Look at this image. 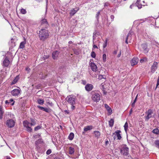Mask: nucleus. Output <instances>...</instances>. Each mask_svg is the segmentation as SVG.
Instances as JSON below:
<instances>
[{
    "instance_id": "nucleus-1",
    "label": "nucleus",
    "mask_w": 159,
    "mask_h": 159,
    "mask_svg": "<svg viewBox=\"0 0 159 159\" xmlns=\"http://www.w3.org/2000/svg\"><path fill=\"white\" fill-rule=\"evenodd\" d=\"M7 116L9 119L6 120V125L8 128L13 127L15 125V121L13 119L14 118V115L12 114L9 113Z\"/></svg>"
},
{
    "instance_id": "nucleus-2",
    "label": "nucleus",
    "mask_w": 159,
    "mask_h": 159,
    "mask_svg": "<svg viewBox=\"0 0 159 159\" xmlns=\"http://www.w3.org/2000/svg\"><path fill=\"white\" fill-rule=\"evenodd\" d=\"M49 35L48 30L46 29H42L39 31V37L41 40H45L48 37Z\"/></svg>"
},
{
    "instance_id": "nucleus-3",
    "label": "nucleus",
    "mask_w": 159,
    "mask_h": 159,
    "mask_svg": "<svg viewBox=\"0 0 159 159\" xmlns=\"http://www.w3.org/2000/svg\"><path fill=\"white\" fill-rule=\"evenodd\" d=\"M129 149L126 145H123L120 149V153L124 156H128L129 154Z\"/></svg>"
},
{
    "instance_id": "nucleus-4",
    "label": "nucleus",
    "mask_w": 159,
    "mask_h": 159,
    "mask_svg": "<svg viewBox=\"0 0 159 159\" xmlns=\"http://www.w3.org/2000/svg\"><path fill=\"white\" fill-rule=\"evenodd\" d=\"M92 100L95 102H98L101 99V95L100 94L97 92H92Z\"/></svg>"
},
{
    "instance_id": "nucleus-5",
    "label": "nucleus",
    "mask_w": 159,
    "mask_h": 159,
    "mask_svg": "<svg viewBox=\"0 0 159 159\" xmlns=\"http://www.w3.org/2000/svg\"><path fill=\"white\" fill-rule=\"evenodd\" d=\"M23 124L24 127L26 128V130L29 132H31L32 129L31 128L30 123L27 120L24 121L23 122Z\"/></svg>"
},
{
    "instance_id": "nucleus-6",
    "label": "nucleus",
    "mask_w": 159,
    "mask_h": 159,
    "mask_svg": "<svg viewBox=\"0 0 159 159\" xmlns=\"http://www.w3.org/2000/svg\"><path fill=\"white\" fill-rule=\"evenodd\" d=\"M21 90L19 89H15L12 90L11 93L14 96H18L20 94Z\"/></svg>"
},
{
    "instance_id": "nucleus-7",
    "label": "nucleus",
    "mask_w": 159,
    "mask_h": 159,
    "mask_svg": "<svg viewBox=\"0 0 159 159\" xmlns=\"http://www.w3.org/2000/svg\"><path fill=\"white\" fill-rule=\"evenodd\" d=\"M121 131L120 130H117L114 133H113V135H114V139L115 140L116 138L117 139L120 140L121 138V137L120 133Z\"/></svg>"
},
{
    "instance_id": "nucleus-8",
    "label": "nucleus",
    "mask_w": 159,
    "mask_h": 159,
    "mask_svg": "<svg viewBox=\"0 0 159 159\" xmlns=\"http://www.w3.org/2000/svg\"><path fill=\"white\" fill-rule=\"evenodd\" d=\"M68 102L70 104H75V98L74 97L70 95L68 97Z\"/></svg>"
},
{
    "instance_id": "nucleus-9",
    "label": "nucleus",
    "mask_w": 159,
    "mask_h": 159,
    "mask_svg": "<svg viewBox=\"0 0 159 159\" xmlns=\"http://www.w3.org/2000/svg\"><path fill=\"white\" fill-rule=\"evenodd\" d=\"M153 112L152 110L151 109L148 110L146 112V114L147 115L145 117V120L148 121V120L152 117V114Z\"/></svg>"
},
{
    "instance_id": "nucleus-10",
    "label": "nucleus",
    "mask_w": 159,
    "mask_h": 159,
    "mask_svg": "<svg viewBox=\"0 0 159 159\" xmlns=\"http://www.w3.org/2000/svg\"><path fill=\"white\" fill-rule=\"evenodd\" d=\"M10 63V61L7 57L4 58L3 62V66L4 67H7Z\"/></svg>"
},
{
    "instance_id": "nucleus-11",
    "label": "nucleus",
    "mask_w": 159,
    "mask_h": 159,
    "mask_svg": "<svg viewBox=\"0 0 159 159\" xmlns=\"http://www.w3.org/2000/svg\"><path fill=\"white\" fill-rule=\"evenodd\" d=\"M139 59L137 57H134L130 61V63L132 66H134L137 64Z\"/></svg>"
},
{
    "instance_id": "nucleus-12",
    "label": "nucleus",
    "mask_w": 159,
    "mask_h": 159,
    "mask_svg": "<svg viewBox=\"0 0 159 159\" xmlns=\"http://www.w3.org/2000/svg\"><path fill=\"white\" fill-rule=\"evenodd\" d=\"M158 66V63L156 62H154L153 65L152 66L151 70V72L154 73L157 69Z\"/></svg>"
},
{
    "instance_id": "nucleus-13",
    "label": "nucleus",
    "mask_w": 159,
    "mask_h": 159,
    "mask_svg": "<svg viewBox=\"0 0 159 159\" xmlns=\"http://www.w3.org/2000/svg\"><path fill=\"white\" fill-rule=\"evenodd\" d=\"M141 49L144 53H147L148 51V49L147 48V45L145 44H143L141 45Z\"/></svg>"
},
{
    "instance_id": "nucleus-14",
    "label": "nucleus",
    "mask_w": 159,
    "mask_h": 159,
    "mask_svg": "<svg viewBox=\"0 0 159 159\" xmlns=\"http://www.w3.org/2000/svg\"><path fill=\"white\" fill-rule=\"evenodd\" d=\"M79 10V7H75L71 10L70 14L71 16H74Z\"/></svg>"
},
{
    "instance_id": "nucleus-15",
    "label": "nucleus",
    "mask_w": 159,
    "mask_h": 159,
    "mask_svg": "<svg viewBox=\"0 0 159 159\" xmlns=\"http://www.w3.org/2000/svg\"><path fill=\"white\" fill-rule=\"evenodd\" d=\"M93 85L91 84H87L85 87V90L88 92H89L93 89Z\"/></svg>"
},
{
    "instance_id": "nucleus-16",
    "label": "nucleus",
    "mask_w": 159,
    "mask_h": 159,
    "mask_svg": "<svg viewBox=\"0 0 159 159\" xmlns=\"http://www.w3.org/2000/svg\"><path fill=\"white\" fill-rule=\"evenodd\" d=\"M100 33L99 32H95L93 33V42L94 43V41H97V39L98 40L97 37L99 35Z\"/></svg>"
},
{
    "instance_id": "nucleus-17",
    "label": "nucleus",
    "mask_w": 159,
    "mask_h": 159,
    "mask_svg": "<svg viewBox=\"0 0 159 159\" xmlns=\"http://www.w3.org/2000/svg\"><path fill=\"white\" fill-rule=\"evenodd\" d=\"M68 151L69 153L71 155H73L75 152V149L74 147L70 146L68 147Z\"/></svg>"
},
{
    "instance_id": "nucleus-18",
    "label": "nucleus",
    "mask_w": 159,
    "mask_h": 159,
    "mask_svg": "<svg viewBox=\"0 0 159 159\" xmlns=\"http://www.w3.org/2000/svg\"><path fill=\"white\" fill-rule=\"evenodd\" d=\"M92 70L93 71H96L97 69V66L93 62H91L90 64Z\"/></svg>"
},
{
    "instance_id": "nucleus-19",
    "label": "nucleus",
    "mask_w": 159,
    "mask_h": 159,
    "mask_svg": "<svg viewBox=\"0 0 159 159\" xmlns=\"http://www.w3.org/2000/svg\"><path fill=\"white\" fill-rule=\"evenodd\" d=\"M104 106L107 111L109 113V114H111L112 113V110L111 107L106 104H105Z\"/></svg>"
},
{
    "instance_id": "nucleus-20",
    "label": "nucleus",
    "mask_w": 159,
    "mask_h": 159,
    "mask_svg": "<svg viewBox=\"0 0 159 159\" xmlns=\"http://www.w3.org/2000/svg\"><path fill=\"white\" fill-rule=\"evenodd\" d=\"M59 53V52L57 51L53 52L52 53V57L54 59H56L57 58Z\"/></svg>"
},
{
    "instance_id": "nucleus-21",
    "label": "nucleus",
    "mask_w": 159,
    "mask_h": 159,
    "mask_svg": "<svg viewBox=\"0 0 159 159\" xmlns=\"http://www.w3.org/2000/svg\"><path fill=\"white\" fill-rule=\"evenodd\" d=\"M30 120L31 122V123H30V126H34L36 125L37 121V120L36 119L31 118Z\"/></svg>"
},
{
    "instance_id": "nucleus-22",
    "label": "nucleus",
    "mask_w": 159,
    "mask_h": 159,
    "mask_svg": "<svg viewBox=\"0 0 159 159\" xmlns=\"http://www.w3.org/2000/svg\"><path fill=\"white\" fill-rule=\"evenodd\" d=\"M93 133L94 134L95 137L97 139L99 138L100 136V133L98 131H94Z\"/></svg>"
},
{
    "instance_id": "nucleus-23",
    "label": "nucleus",
    "mask_w": 159,
    "mask_h": 159,
    "mask_svg": "<svg viewBox=\"0 0 159 159\" xmlns=\"http://www.w3.org/2000/svg\"><path fill=\"white\" fill-rule=\"evenodd\" d=\"M5 103L7 104L11 103V105L12 106L14 104V101L13 99H11L9 100H6L5 101Z\"/></svg>"
},
{
    "instance_id": "nucleus-24",
    "label": "nucleus",
    "mask_w": 159,
    "mask_h": 159,
    "mask_svg": "<svg viewBox=\"0 0 159 159\" xmlns=\"http://www.w3.org/2000/svg\"><path fill=\"white\" fill-rule=\"evenodd\" d=\"M148 20L150 22H151V24H153L155 23V19L152 17H149L148 18Z\"/></svg>"
},
{
    "instance_id": "nucleus-25",
    "label": "nucleus",
    "mask_w": 159,
    "mask_h": 159,
    "mask_svg": "<svg viewBox=\"0 0 159 159\" xmlns=\"http://www.w3.org/2000/svg\"><path fill=\"white\" fill-rule=\"evenodd\" d=\"M19 78L18 76H17L15 79L12 82L11 84L13 85L15 84L18 81Z\"/></svg>"
},
{
    "instance_id": "nucleus-26",
    "label": "nucleus",
    "mask_w": 159,
    "mask_h": 159,
    "mask_svg": "<svg viewBox=\"0 0 159 159\" xmlns=\"http://www.w3.org/2000/svg\"><path fill=\"white\" fill-rule=\"evenodd\" d=\"M93 128L92 126H88L85 127L84 129V131H87L88 130H90Z\"/></svg>"
},
{
    "instance_id": "nucleus-27",
    "label": "nucleus",
    "mask_w": 159,
    "mask_h": 159,
    "mask_svg": "<svg viewBox=\"0 0 159 159\" xmlns=\"http://www.w3.org/2000/svg\"><path fill=\"white\" fill-rule=\"evenodd\" d=\"M131 33L130 32H129V33L128 34L127 36L126 37V40H125V43L127 44L128 43V39H130L131 38Z\"/></svg>"
},
{
    "instance_id": "nucleus-28",
    "label": "nucleus",
    "mask_w": 159,
    "mask_h": 159,
    "mask_svg": "<svg viewBox=\"0 0 159 159\" xmlns=\"http://www.w3.org/2000/svg\"><path fill=\"white\" fill-rule=\"evenodd\" d=\"M44 102V100L43 99H38L37 100V102L38 104L40 105H43Z\"/></svg>"
},
{
    "instance_id": "nucleus-29",
    "label": "nucleus",
    "mask_w": 159,
    "mask_h": 159,
    "mask_svg": "<svg viewBox=\"0 0 159 159\" xmlns=\"http://www.w3.org/2000/svg\"><path fill=\"white\" fill-rule=\"evenodd\" d=\"M74 134L73 133H70L69 136H68V139L70 140H73L74 138Z\"/></svg>"
},
{
    "instance_id": "nucleus-30",
    "label": "nucleus",
    "mask_w": 159,
    "mask_h": 159,
    "mask_svg": "<svg viewBox=\"0 0 159 159\" xmlns=\"http://www.w3.org/2000/svg\"><path fill=\"white\" fill-rule=\"evenodd\" d=\"M105 84L104 83H102L101 84V85H100V89L103 91L104 93H105V87H104Z\"/></svg>"
},
{
    "instance_id": "nucleus-31",
    "label": "nucleus",
    "mask_w": 159,
    "mask_h": 159,
    "mask_svg": "<svg viewBox=\"0 0 159 159\" xmlns=\"http://www.w3.org/2000/svg\"><path fill=\"white\" fill-rule=\"evenodd\" d=\"M98 79L100 80H101L102 79L105 80L106 79V76L104 75H98Z\"/></svg>"
},
{
    "instance_id": "nucleus-32",
    "label": "nucleus",
    "mask_w": 159,
    "mask_h": 159,
    "mask_svg": "<svg viewBox=\"0 0 159 159\" xmlns=\"http://www.w3.org/2000/svg\"><path fill=\"white\" fill-rule=\"evenodd\" d=\"M155 24L157 27L159 28V17L156 20Z\"/></svg>"
},
{
    "instance_id": "nucleus-33",
    "label": "nucleus",
    "mask_w": 159,
    "mask_h": 159,
    "mask_svg": "<svg viewBox=\"0 0 159 159\" xmlns=\"http://www.w3.org/2000/svg\"><path fill=\"white\" fill-rule=\"evenodd\" d=\"M152 132L155 134H159V129L158 128H156L153 129Z\"/></svg>"
},
{
    "instance_id": "nucleus-34",
    "label": "nucleus",
    "mask_w": 159,
    "mask_h": 159,
    "mask_svg": "<svg viewBox=\"0 0 159 159\" xmlns=\"http://www.w3.org/2000/svg\"><path fill=\"white\" fill-rule=\"evenodd\" d=\"M109 126L110 127H112L114 125V120L113 119H111L109 121Z\"/></svg>"
},
{
    "instance_id": "nucleus-35",
    "label": "nucleus",
    "mask_w": 159,
    "mask_h": 159,
    "mask_svg": "<svg viewBox=\"0 0 159 159\" xmlns=\"http://www.w3.org/2000/svg\"><path fill=\"white\" fill-rule=\"evenodd\" d=\"M41 23L42 24H45L46 26H47L48 24V22L46 19H43L41 21Z\"/></svg>"
},
{
    "instance_id": "nucleus-36",
    "label": "nucleus",
    "mask_w": 159,
    "mask_h": 159,
    "mask_svg": "<svg viewBox=\"0 0 159 159\" xmlns=\"http://www.w3.org/2000/svg\"><path fill=\"white\" fill-rule=\"evenodd\" d=\"M96 41H94V43L93 42V48H92V50L93 51L94 49L95 48H98V47L96 45Z\"/></svg>"
},
{
    "instance_id": "nucleus-37",
    "label": "nucleus",
    "mask_w": 159,
    "mask_h": 159,
    "mask_svg": "<svg viewBox=\"0 0 159 159\" xmlns=\"http://www.w3.org/2000/svg\"><path fill=\"white\" fill-rule=\"evenodd\" d=\"M25 42H21L20 44V48H23L25 47Z\"/></svg>"
},
{
    "instance_id": "nucleus-38",
    "label": "nucleus",
    "mask_w": 159,
    "mask_h": 159,
    "mask_svg": "<svg viewBox=\"0 0 159 159\" xmlns=\"http://www.w3.org/2000/svg\"><path fill=\"white\" fill-rule=\"evenodd\" d=\"M3 111L2 107L0 106V119H1L2 118V116L3 114Z\"/></svg>"
},
{
    "instance_id": "nucleus-39",
    "label": "nucleus",
    "mask_w": 159,
    "mask_h": 159,
    "mask_svg": "<svg viewBox=\"0 0 159 159\" xmlns=\"http://www.w3.org/2000/svg\"><path fill=\"white\" fill-rule=\"evenodd\" d=\"M27 12L25 9L23 8H22L20 10V13L23 14H25Z\"/></svg>"
},
{
    "instance_id": "nucleus-40",
    "label": "nucleus",
    "mask_w": 159,
    "mask_h": 159,
    "mask_svg": "<svg viewBox=\"0 0 159 159\" xmlns=\"http://www.w3.org/2000/svg\"><path fill=\"white\" fill-rule=\"evenodd\" d=\"M124 129H125V131L126 132H127V129H128V124L127 122H126L125 123V124L124 125Z\"/></svg>"
},
{
    "instance_id": "nucleus-41",
    "label": "nucleus",
    "mask_w": 159,
    "mask_h": 159,
    "mask_svg": "<svg viewBox=\"0 0 159 159\" xmlns=\"http://www.w3.org/2000/svg\"><path fill=\"white\" fill-rule=\"evenodd\" d=\"M103 61L104 62H105L106 61L107 56L106 54H104L102 55Z\"/></svg>"
},
{
    "instance_id": "nucleus-42",
    "label": "nucleus",
    "mask_w": 159,
    "mask_h": 159,
    "mask_svg": "<svg viewBox=\"0 0 159 159\" xmlns=\"http://www.w3.org/2000/svg\"><path fill=\"white\" fill-rule=\"evenodd\" d=\"M42 128V126L40 125H38L35 127L34 129V130L35 131H37L38 130Z\"/></svg>"
},
{
    "instance_id": "nucleus-43",
    "label": "nucleus",
    "mask_w": 159,
    "mask_h": 159,
    "mask_svg": "<svg viewBox=\"0 0 159 159\" xmlns=\"http://www.w3.org/2000/svg\"><path fill=\"white\" fill-rule=\"evenodd\" d=\"M91 56L92 57L94 58L96 57V54L94 51H93L91 54Z\"/></svg>"
},
{
    "instance_id": "nucleus-44",
    "label": "nucleus",
    "mask_w": 159,
    "mask_h": 159,
    "mask_svg": "<svg viewBox=\"0 0 159 159\" xmlns=\"http://www.w3.org/2000/svg\"><path fill=\"white\" fill-rule=\"evenodd\" d=\"M155 143L156 147L159 148V140H156L155 142Z\"/></svg>"
},
{
    "instance_id": "nucleus-45",
    "label": "nucleus",
    "mask_w": 159,
    "mask_h": 159,
    "mask_svg": "<svg viewBox=\"0 0 159 159\" xmlns=\"http://www.w3.org/2000/svg\"><path fill=\"white\" fill-rule=\"evenodd\" d=\"M73 50L74 53L75 54L77 55L79 54V50H78L75 49H73Z\"/></svg>"
},
{
    "instance_id": "nucleus-46",
    "label": "nucleus",
    "mask_w": 159,
    "mask_h": 159,
    "mask_svg": "<svg viewBox=\"0 0 159 159\" xmlns=\"http://www.w3.org/2000/svg\"><path fill=\"white\" fill-rule=\"evenodd\" d=\"M43 111L47 112L49 113L50 111V109L49 108L44 107Z\"/></svg>"
},
{
    "instance_id": "nucleus-47",
    "label": "nucleus",
    "mask_w": 159,
    "mask_h": 159,
    "mask_svg": "<svg viewBox=\"0 0 159 159\" xmlns=\"http://www.w3.org/2000/svg\"><path fill=\"white\" fill-rule=\"evenodd\" d=\"M107 40L106 39L103 43V48H105L107 46Z\"/></svg>"
},
{
    "instance_id": "nucleus-48",
    "label": "nucleus",
    "mask_w": 159,
    "mask_h": 159,
    "mask_svg": "<svg viewBox=\"0 0 159 159\" xmlns=\"http://www.w3.org/2000/svg\"><path fill=\"white\" fill-rule=\"evenodd\" d=\"M136 4L139 9H140L142 7V6L143 5L140 4L139 3H136Z\"/></svg>"
},
{
    "instance_id": "nucleus-49",
    "label": "nucleus",
    "mask_w": 159,
    "mask_h": 159,
    "mask_svg": "<svg viewBox=\"0 0 159 159\" xmlns=\"http://www.w3.org/2000/svg\"><path fill=\"white\" fill-rule=\"evenodd\" d=\"M40 137V135H39V134H37L36 135L33 136L34 138V139H35L39 138Z\"/></svg>"
},
{
    "instance_id": "nucleus-50",
    "label": "nucleus",
    "mask_w": 159,
    "mask_h": 159,
    "mask_svg": "<svg viewBox=\"0 0 159 159\" xmlns=\"http://www.w3.org/2000/svg\"><path fill=\"white\" fill-rule=\"evenodd\" d=\"M137 95L136 96V98H135L134 101V102H133L132 103V106L133 107H134V105H135V103L136 102V99H137Z\"/></svg>"
},
{
    "instance_id": "nucleus-51",
    "label": "nucleus",
    "mask_w": 159,
    "mask_h": 159,
    "mask_svg": "<svg viewBox=\"0 0 159 159\" xmlns=\"http://www.w3.org/2000/svg\"><path fill=\"white\" fill-rule=\"evenodd\" d=\"M52 152L51 150L50 149L48 150L46 152V154L47 155L50 154Z\"/></svg>"
},
{
    "instance_id": "nucleus-52",
    "label": "nucleus",
    "mask_w": 159,
    "mask_h": 159,
    "mask_svg": "<svg viewBox=\"0 0 159 159\" xmlns=\"http://www.w3.org/2000/svg\"><path fill=\"white\" fill-rule=\"evenodd\" d=\"M37 107L38 108H39V109H40L41 110H42L43 111V109H44V107H41L40 106H38Z\"/></svg>"
},
{
    "instance_id": "nucleus-53",
    "label": "nucleus",
    "mask_w": 159,
    "mask_h": 159,
    "mask_svg": "<svg viewBox=\"0 0 159 159\" xmlns=\"http://www.w3.org/2000/svg\"><path fill=\"white\" fill-rule=\"evenodd\" d=\"M100 13V11H99L96 14V18H97V19H98V17L99 16V15Z\"/></svg>"
},
{
    "instance_id": "nucleus-54",
    "label": "nucleus",
    "mask_w": 159,
    "mask_h": 159,
    "mask_svg": "<svg viewBox=\"0 0 159 159\" xmlns=\"http://www.w3.org/2000/svg\"><path fill=\"white\" fill-rule=\"evenodd\" d=\"M158 85H159V76H158V77L157 84L156 88L158 86Z\"/></svg>"
},
{
    "instance_id": "nucleus-55",
    "label": "nucleus",
    "mask_w": 159,
    "mask_h": 159,
    "mask_svg": "<svg viewBox=\"0 0 159 159\" xmlns=\"http://www.w3.org/2000/svg\"><path fill=\"white\" fill-rule=\"evenodd\" d=\"M71 109L72 110H74L75 108V106H74V104H71Z\"/></svg>"
},
{
    "instance_id": "nucleus-56",
    "label": "nucleus",
    "mask_w": 159,
    "mask_h": 159,
    "mask_svg": "<svg viewBox=\"0 0 159 159\" xmlns=\"http://www.w3.org/2000/svg\"><path fill=\"white\" fill-rule=\"evenodd\" d=\"M25 70H26L28 72H30V69L29 67H26L25 68Z\"/></svg>"
},
{
    "instance_id": "nucleus-57",
    "label": "nucleus",
    "mask_w": 159,
    "mask_h": 159,
    "mask_svg": "<svg viewBox=\"0 0 159 159\" xmlns=\"http://www.w3.org/2000/svg\"><path fill=\"white\" fill-rule=\"evenodd\" d=\"M110 17H111V20L113 21V19L114 18V16L113 15H112Z\"/></svg>"
},
{
    "instance_id": "nucleus-58",
    "label": "nucleus",
    "mask_w": 159,
    "mask_h": 159,
    "mask_svg": "<svg viewBox=\"0 0 159 159\" xmlns=\"http://www.w3.org/2000/svg\"><path fill=\"white\" fill-rule=\"evenodd\" d=\"M146 58H144V59H141L140 60V62H141V63H142L143 62V61L146 60Z\"/></svg>"
},
{
    "instance_id": "nucleus-59",
    "label": "nucleus",
    "mask_w": 159,
    "mask_h": 159,
    "mask_svg": "<svg viewBox=\"0 0 159 159\" xmlns=\"http://www.w3.org/2000/svg\"><path fill=\"white\" fill-rule=\"evenodd\" d=\"M3 159H11V158L7 156L6 157H5Z\"/></svg>"
},
{
    "instance_id": "nucleus-60",
    "label": "nucleus",
    "mask_w": 159,
    "mask_h": 159,
    "mask_svg": "<svg viewBox=\"0 0 159 159\" xmlns=\"http://www.w3.org/2000/svg\"><path fill=\"white\" fill-rule=\"evenodd\" d=\"M65 112L66 114H68L69 113V111L67 110L65 111Z\"/></svg>"
},
{
    "instance_id": "nucleus-61",
    "label": "nucleus",
    "mask_w": 159,
    "mask_h": 159,
    "mask_svg": "<svg viewBox=\"0 0 159 159\" xmlns=\"http://www.w3.org/2000/svg\"><path fill=\"white\" fill-rule=\"evenodd\" d=\"M105 144L106 145H107L109 144V141L107 140L106 141Z\"/></svg>"
},
{
    "instance_id": "nucleus-62",
    "label": "nucleus",
    "mask_w": 159,
    "mask_h": 159,
    "mask_svg": "<svg viewBox=\"0 0 159 159\" xmlns=\"http://www.w3.org/2000/svg\"><path fill=\"white\" fill-rule=\"evenodd\" d=\"M120 55H121V52H120V54H119L118 55H117V57H120Z\"/></svg>"
},
{
    "instance_id": "nucleus-63",
    "label": "nucleus",
    "mask_w": 159,
    "mask_h": 159,
    "mask_svg": "<svg viewBox=\"0 0 159 159\" xmlns=\"http://www.w3.org/2000/svg\"><path fill=\"white\" fill-rule=\"evenodd\" d=\"M134 5H131L130 6V8L131 9H132V7H133V6H134Z\"/></svg>"
},
{
    "instance_id": "nucleus-64",
    "label": "nucleus",
    "mask_w": 159,
    "mask_h": 159,
    "mask_svg": "<svg viewBox=\"0 0 159 159\" xmlns=\"http://www.w3.org/2000/svg\"><path fill=\"white\" fill-rule=\"evenodd\" d=\"M140 0H137V2H136V3H139Z\"/></svg>"
}]
</instances>
